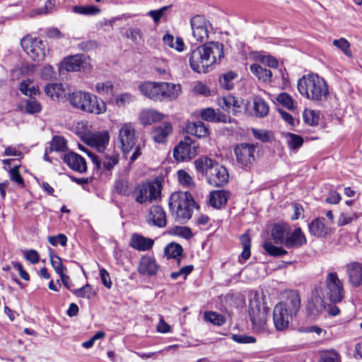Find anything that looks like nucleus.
<instances>
[{"mask_svg": "<svg viewBox=\"0 0 362 362\" xmlns=\"http://www.w3.org/2000/svg\"><path fill=\"white\" fill-rule=\"evenodd\" d=\"M182 252L183 249L182 246L175 243L168 244L164 250V253L168 258L177 259V265L180 264L181 258L183 256Z\"/></svg>", "mask_w": 362, "mask_h": 362, "instance_id": "nucleus-32", "label": "nucleus"}, {"mask_svg": "<svg viewBox=\"0 0 362 362\" xmlns=\"http://www.w3.org/2000/svg\"><path fill=\"white\" fill-rule=\"evenodd\" d=\"M349 281L354 287L362 285V263L353 262L346 265Z\"/></svg>", "mask_w": 362, "mask_h": 362, "instance_id": "nucleus-22", "label": "nucleus"}, {"mask_svg": "<svg viewBox=\"0 0 362 362\" xmlns=\"http://www.w3.org/2000/svg\"><path fill=\"white\" fill-rule=\"evenodd\" d=\"M240 240L243 246V252L240 254L239 262L243 263L241 259L245 262L250 257L251 239L247 233H245L241 235Z\"/></svg>", "mask_w": 362, "mask_h": 362, "instance_id": "nucleus-38", "label": "nucleus"}, {"mask_svg": "<svg viewBox=\"0 0 362 362\" xmlns=\"http://www.w3.org/2000/svg\"><path fill=\"white\" fill-rule=\"evenodd\" d=\"M64 162L73 170L83 173L87 170V163L84 158L74 152L66 153Z\"/></svg>", "mask_w": 362, "mask_h": 362, "instance_id": "nucleus-18", "label": "nucleus"}, {"mask_svg": "<svg viewBox=\"0 0 362 362\" xmlns=\"http://www.w3.org/2000/svg\"><path fill=\"white\" fill-rule=\"evenodd\" d=\"M134 100L133 96L128 93H122L117 96L115 104L117 106H125Z\"/></svg>", "mask_w": 362, "mask_h": 362, "instance_id": "nucleus-61", "label": "nucleus"}, {"mask_svg": "<svg viewBox=\"0 0 362 362\" xmlns=\"http://www.w3.org/2000/svg\"><path fill=\"white\" fill-rule=\"evenodd\" d=\"M331 225L324 217L314 218L308 225L309 233L311 235L322 238L332 233Z\"/></svg>", "mask_w": 362, "mask_h": 362, "instance_id": "nucleus-17", "label": "nucleus"}, {"mask_svg": "<svg viewBox=\"0 0 362 362\" xmlns=\"http://www.w3.org/2000/svg\"><path fill=\"white\" fill-rule=\"evenodd\" d=\"M303 119L305 123L310 126L317 124L318 119L315 112L313 110H306L303 112Z\"/></svg>", "mask_w": 362, "mask_h": 362, "instance_id": "nucleus-58", "label": "nucleus"}, {"mask_svg": "<svg viewBox=\"0 0 362 362\" xmlns=\"http://www.w3.org/2000/svg\"><path fill=\"white\" fill-rule=\"evenodd\" d=\"M158 270V265L154 258L149 256H144L141 259L138 267V272L140 274L152 276L155 275Z\"/></svg>", "mask_w": 362, "mask_h": 362, "instance_id": "nucleus-25", "label": "nucleus"}, {"mask_svg": "<svg viewBox=\"0 0 362 362\" xmlns=\"http://www.w3.org/2000/svg\"><path fill=\"white\" fill-rule=\"evenodd\" d=\"M171 6H163L158 10H151L148 13V15L151 16L155 23H158L160 21L161 18L164 16L165 12Z\"/></svg>", "mask_w": 362, "mask_h": 362, "instance_id": "nucleus-56", "label": "nucleus"}, {"mask_svg": "<svg viewBox=\"0 0 362 362\" xmlns=\"http://www.w3.org/2000/svg\"><path fill=\"white\" fill-rule=\"evenodd\" d=\"M116 191L124 196H129L132 193L131 184L126 180H119L115 182Z\"/></svg>", "mask_w": 362, "mask_h": 362, "instance_id": "nucleus-49", "label": "nucleus"}, {"mask_svg": "<svg viewBox=\"0 0 362 362\" xmlns=\"http://www.w3.org/2000/svg\"><path fill=\"white\" fill-rule=\"evenodd\" d=\"M202 118L209 122H226L228 117L225 115L216 113L212 108H206L201 112Z\"/></svg>", "mask_w": 362, "mask_h": 362, "instance_id": "nucleus-35", "label": "nucleus"}, {"mask_svg": "<svg viewBox=\"0 0 362 362\" xmlns=\"http://www.w3.org/2000/svg\"><path fill=\"white\" fill-rule=\"evenodd\" d=\"M179 183L184 187L192 188L194 182L192 176L185 170H180L177 173Z\"/></svg>", "mask_w": 362, "mask_h": 362, "instance_id": "nucleus-43", "label": "nucleus"}, {"mask_svg": "<svg viewBox=\"0 0 362 362\" xmlns=\"http://www.w3.org/2000/svg\"><path fill=\"white\" fill-rule=\"evenodd\" d=\"M163 119V115L151 109L143 110L139 114V121L141 124L150 125L154 122H159Z\"/></svg>", "mask_w": 362, "mask_h": 362, "instance_id": "nucleus-29", "label": "nucleus"}, {"mask_svg": "<svg viewBox=\"0 0 362 362\" xmlns=\"http://www.w3.org/2000/svg\"><path fill=\"white\" fill-rule=\"evenodd\" d=\"M82 64L81 57L76 54L64 58L62 62V67L67 71H78L81 69Z\"/></svg>", "mask_w": 362, "mask_h": 362, "instance_id": "nucleus-31", "label": "nucleus"}, {"mask_svg": "<svg viewBox=\"0 0 362 362\" xmlns=\"http://www.w3.org/2000/svg\"><path fill=\"white\" fill-rule=\"evenodd\" d=\"M66 148V141L62 136H55L53 137L49 150L50 151H64Z\"/></svg>", "mask_w": 362, "mask_h": 362, "instance_id": "nucleus-46", "label": "nucleus"}, {"mask_svg": "<svg viewBox=\"0 0 362 362\" xmlns=\"http://www.w3.org/2000/svg\"><path fill=\"white\" fill-rule=\"evenodd\" d=\"M263 247L269 255L273 257H281L288 253L283 247L275 246L269 241L264 242Z\"/></svg>", "mask_w": 362, "mask_h": 362, "instance_id": "nucleus-42", "label": "nucleus"}, {"mask_svg": "<svg viewBox=\"0 0 362 362\" xmlns=\"http://www.w3.org/2000/svg\"><path fill=\"white\" fill-rule=\"evenodd\" d=\"M236 77L237 74L233 71L223 74L219 78L220 86L226 90L232 89L234 86L233 81Z\"/></svg>", "mask_w": 362, "mask_h": 362, "instance_id": "nucleus-39", "label": "nucleus"}, {"mask_svg": "<svg viewBox=\"0 0 362 362\" xmlns=\"http://www.w3.org/2000/svg\"><path fill=\"white\" fill-rule=\"evenodd\" d=\"M9 173L11 180L18 183L21 186H24V180L21 177L17 166L11 168Z\"/></svg>", "mask_w": 362, "mask_h": 362, "instance_id": "nucleus-63", "label": "nucleus"}, {"mask_svg": "<svg viewBox=\"0 0 362 362\" xmlns=\"http://www.w3.org/2000/svg\"><path fill=\"white\" fill-rule=\"evenodd\" d=\"M162 180L156 177L148 182H143L135 187V200L139 204L151 203L161 197Z\"/></svg>", "mask_w": 362, "mask_h": 362, "instance_id": "nucleus-9", "label": "nucleus"}, {"mask_svg": "<svg viewBox=\"0 0 362 362\" xmlns=\"http://www.w3.org/2000/svg\"><path fill=\"white\" fill-rule=\"evenodd\" d=\"M232 339L233 341L240 344H251L256 341L254 337L244 334H233Z\"/></svg>", "mask_w": 362, "mask_h": 362, "instance_id": "nucleus-62", "label": "nucleus"}, {"mask_svg": "<svg viewBox=\"0 0 362 362\" xmlns=\"http://www.w3.org/2000/svg\"><path fill=\"white\" fill-rule=\"evenodd\" d=\"M223 45L209 42L192 49L188 54L189 65L196 73H208L211 66L223 57Z\"/></svg>", "mask_w": 362, "mask_h": 362, "instance_id": "nucleus-1", "label": "nucleus"}, {"mask_svg": "<svg viewBox=\"0 0 362 362\" xmlns=\"http://www.w3.org/2000/svg\"><path fill=\"white\" fill-rule=\"evenodd\" d=\"M229 198V192L224 189L215 190L209 194V204L216 208L221 209L225 206Z\"/></svg>", "mask_w": 362, "mask_h": 362, "instance_id": "nucleus-27", "label": "nucleus"}, {"mask_svg": "<svg viewBox=\"0 0 362 362\" xmlns=\"http://www.w3.org/2000/svg\"><path fill=\"white\" fill-rule=\"evenodd\" d=\"M251 72L255 75L259 80L263 81H269L272 76V73L270 70L267 69L262 66L253 64L250 66Z\"/></svg>", "mask_w": 362, "mask_h": 362, "instance_id": "nucleus-36", "label": "nucleus"}, {"mask_svg": "<svg viewBox=\"0 0 362 362\" xmlns=\"http://www.w3.org/2000/svg\"><path fill=\"white\" fill-rule=\"evenodd\" d=\"M276 100L280 104L288 110H293L294 107L292 98L286 93L279 94Z\"/></svg>", "mask_w": 362, "mask_h": 362, "instance_id": "nucleus-54", "label": "nucleus"}, {"mask_svg": "<svg viewBox=\"0 0 362 362\" xmlns=\"http://www.w3.org/2000/svg\"><path fill=\"white\" fill-rule=\"evenodd\" d=\"M119 146L124 153H129L136 144V136L134 125L125 122L119 125L117 137Z\"/></svg>", "mask_w": 362, "mask_h": 362, "instance_id": "nucleus-12", "label": "nucleus"}, {"mask_svg": "<svg viewBox=\"0 0 362 362\" xmlns=\"http://www.w3.org/2000/svg\"><path fill=\"white\" fill-rule=\"evenodd\" d=\"M48 241L53 246H57L58 244L62 246H66L67 238L64 234H58L57 235L48 237Z\"/></svg>", "mask_w": 362, "mask_h": 362, "instance_id": "nucleus-60", "label": "nucleus"}, {"mask_svg": "<svg viewBox=\"0 0 362 362\" xmlns=\"http://www.w3.org/2000/svg\"><path fill=\"white\" fill-rule=\"evenodd\" d=\"M195 205L191 194L187 192H173L169 199V207L176 216L181 219H189Z\"/></svg>", "mask_w": 362, "mask_h": 362, "instance_id": "nucleus-8", "label": "nucleus"}, {"mask_svg": "<svg viewBox=\"0 0 362 362\" xmlns=\"http://www.w3.org/2000/svg\"><path fill=\"white\" fill-rule=\"evenodd\" d=\"M154 244L153 239L146 238L141 235L134 233L132 235L129 245L139 251H146L152 248Z\"/></svg>", "mask_w": 362, "mask_h": 362, "instance_id": "nucleus-24", "label": "nucleus"}, {"mask_svg": "<svg viewBox=\"0 0 362 362\" xmlns=\"http://www.w3.org/2000/svg\"><path fill=\"white\" fill-rule=\"evenodd\" d=\"M197 170L205 173L208 182L214 187H223L227 184L229 175L227 169L207 157L194 161Z\"/></svg>", "mask_w": 362, "mask_h": 362, "instance_id": "nucleus-6", "label": "nucleus"}, {"mask_svg": "<svg viewBox=\"0 0 362 362\" xmlns=\"http://www.w3.org/2000/svg\"><path fill=\"white\" fill-rule=\"evenodd\" d=\"M299 93L312 101H322L329 95L328 87L325 81L316 74L304 75L298 81Z\"/></svg>", "mask_w": 362, "mask_h": 362, "instance_id": "nucleus-3", "label": "nucleus"}, {"mask_svg": "<svg viewBox=\"0 0 362 362\" xmlns=\"http://www.w3.org/2000/svg\"><path fill=\"white\" fill-rule=\"evenodd\" d=\"M95 91L103 96L111 97L115 92V88L110 81L98 82L95 85Z\"/></svg>", "mask_w": 362, "mask_h": 362, "instance_id": "nucleus-34", "label": "nucleus"}, {"mask_svg": "<svg viewBox=\"0 0 362 362\" xmlns=\"http://www.w3.org/2000/svg\"><path fill=\"white\" fill-rule=\"evenodd\" d=\"M161 94L160 99L173 100H175L181 92L180 86L168 82H160Z\"/></svg>", "mask_w": 362, "mask_h": 362, "instance_id": "nucleus-26", "label": "nucleus"}, {"mask_svg": "<svg viewBox=\"0 0 362 362\" xmlns=\"http://www.w3.org/2000/svg\"><path fill=\"white\" fill-rule=\"evenodd\" d=\"M173 232L185 239H189L193 236L191 229L185 226H175L173 228Z\"/></svg>", "mask_w": 362, "mask_h": 362, "instance_id": "nucleus-55", "label": "nucleus"}, {"mask_svg": "<svg viewBox=\"0 0 362 362\" xmlns=\"http://www.w3.org/2000/svg\"><path fill=\"white\" fill-rule=\"evenodd\" d=\"M86 152L97 168L103 166L104 169L110 170L119 162V153L114 150L108 149L103 151L100 156L89 151H86Z\"/></svg>", "mask_w": 362, "mask_h": 362, "instance_id": "nucleus-13", "label": "nucleus"}, {"mask_svg": "<svg viewBox=\"0 0 362 362\" xmlns=\"http://www.w3.org/2000/svg\"><path fill=\"white\" fill-rule=\"evenodd\" d=\"M43 5V8H38L36 11H32L30 16H33L34 14H44L47 13L52 11L54 5H55V0H40Z\"/></svg>", "mask_w": 362, "mask_h": 362, "instance_id": "nucleus-53", "label": "nucleus"}, {"mask_svg": "<svg viewBox=\"0 0 362 362\" xmlns=\"http://www.w3.org/2000/svg\"><path fill=\"white\" fill-rule=\"evenodd\" d=\"M344 297V289L342 281L336 272L327 274L324 287L316 290V301L320 306L323 305L326 300L337 303L341 302Z\"/></svg>", "mask_w": 362, "mask_h": 362, "instance_id": "nucleus-5", "label": "nucleus"}, {"mask_svg": "<svg viewBox=\"0 0 362 362\" xmlns=\"http://www.w3.org/2000/svg\"><path fill=\"white\" fill-rule=\"evenodd\" d=\"M68 100L74 108L91 114L100 115L107 110L103 100H99L97 96L88 92H73L69 95Z\"/></svg>", "mask_w": 362, "mask_h": 362, "instance_id": "nucleus-7", "label": "nucleus"}, {"mask_svg": "<svg viewBox=\"0 0 362 362\" xmlns=\"http://www.w3.org/2000/svg\"><path fill=\"white\" fill-rule=\"evenodd\" d=\"M110 134L107 131L98 132L90 134L87 138L88 144L102 153L109 144Z\"/></svg>", "mask_w": 362, "mask_h": 362, "instance_id": "nucleus-19", "label": "nucleus"}, {"mask_svg": "<svg viewBox=\"0 0 362 362\" xmlns=\"http://www.w3.org/2000/svg\"><path fill=\"white\" fill-rule=\"evenodd\" d=\"M271 236L275 243L284 245L288 249L298 248L307 242L300 228L292 230L291 227L286 223L274 224Z\"/></svg>", "mask_w": 362, "mask_h": 362, "instance_id": "nucleus-4", "label": "nucleus"}, {"mask_svg": "<svg viewBox=\"0 0 362 362\" xmlns=\"http://www.w3.org/2000/svg\"><path fill=\"white\" fill-rule=\"evenodd\" d=\"M125 37L130 39L133 42L138 43L143 39L141 30L138 28H129L127 30Z\"/></svg>", "mask_w": 362, "mask_h": 362, "instance_id": "nucleus-52", "label": "nucleus"}, {"mask_svg": "<svg viewBox=\"0 0 362 362\" xmlns=\"http://www.w3.org/2000/svg\"><path fill=\"white\" fill-rule=\"evenodd\" d=\"M173 133V126L170 122H164L153 127L151 135L156 143L163 144L167 141Z\"/></svg>", "mask_w": 362, "mask_h": 362, "instance_id": "nucleus-20", "label": "nucleus"}, {"mask_svg": "<svg viewBox=\"0 0 362 362\" xmlns=\"http://www.w3.org/2000/svg\"><path fill=\"white\" fill-rule=\"evenodd\" d=\"M198 146L189 137H185L184 141H180L173 151L174 158L179 161H185L192 159L197 154Z\"/></svg>", "mask_w": 362, "mask_h": 362, "instance_id": "nucleus-15", "label": "nucleus"}, {"mask_svg": "<svg viewBox=\"0 0 362 362\" xmlns=\"http://www.w3.org/2000/svg\"><path fill=\"white\" fill-rule=\"evenodd\" d=\"M25 110L30 114H35L41 111L40 104L35 99H29L25 105Z\"/></svg>", "mask_w": 362, "mask_h": 362, "instance_id": "nucleus-57", "label": "nucleus"}, {"mask_svg": "<svg viewBox=\"0 0 362 362\" xmlns=\"http://www.w3.org/2000/svg\"><path fill=\"white\" fill-rule=\"evenodd\" d=\"M21 45L26 54L35 62H42L47 53V45L40 38L26 36L21 41Z\"/></svg>", "mask_w": 362, "mask_h": 362, "instance_id": "nucleus-11", "label": "nucleus"}, {"mask_svg": "<svg viewBox=\"0 0 362 362\" xmlns=\"http://www.w3.org/2000/svg\"><path fill=\"white\" fill-rule=\"evenodd\" d=\"M253 110L257 117H264L268 115L269 107L264 100L256 98L253 100Z\"/></svg>", "mask_w": 362, "mask_h": 362, "instance_id": "nucleus-37", "label": "nucleus"}, {"mask_svg": "<svg viewBox=\"0 0 362 362\" xmlns=\"http://www.w3.org/2000/svg\"><path fill=\"white\" fill-rule=\"evenodd\" d=\"M287 144L292 150H297L303 144V139L297 134L288 133L286 135Z\"/></svg>", "mask_w": 362, "mask_h": 362, "instance_id": "nucleus-48", "label": "nucleus"}, {"mask_svg": "<svg viewBox=\"0 0 362 362\" xmlns=\"http://www.w3.org/2000/svg\"><path fill=\"white\" fill-rule=\"evenodd\" d=\"M255 146L250 144H240L234 148L237 162L242 167H250L255 161Z\"/></svg>", "mask_w": 362, "mask_h": 362, "instance_id": "nucleus-16", "label": "nucleus"}, {"mask_svg": "<svg viewBox=\"0 0 362 362\" xmlns=\"http://www.w3.org/2000/svg\"><path fill=\"white\" fill-rule=\"evenodd\" d=\"M141 93L146 97L154 101H160V82L147 81L139 86Z\"/></svg>", "mask_w": 362, "mask_h": 362, "instance_id": "nucleus-23", "label": "nucleus"}, {"mask_svg": "<svg viewBox=\"0 0 362 362\" xmlns=\"http://www.w3.org/2000/svg\"><path fill=\"white\" fill-rule=\"evenodd\" d=\"M163 42L165 45L169 46L172 49H175L178 52H182L185 49V43L181 37H177L175 42H174V37L173 35L166 33L163 36Z\"/></svg>", "mask_w": 362, "mask_h": 362, "instance_id": "nucleus-33", "label": "nucleus"}, {"mask_svg": "<svg viewBox=\"0 0 362 362\" xmlns=\"http://www.w3.org/2000/svg\"><path fill=\"white\" fill-rule=\"evenodd\" d=\"M31 83L30 79L24 80L20 83V90L25 95H32L35 93L34 88H30L29 85Z\"/></svg>", "mask_w": 362, "mask_h": 362, "instance_id": "nucleus-64", "label": "nucleus"}, {"mask_svg": "<svg viewBox=\"0 0 362 362\" xmlns=\"http://www.w3.org/2000/svg\"><path fill=\"white\" fill-rule=\"evenodd\" d=\"M72 11L76 13L84 16H95L100 12V9L98 7L93 5L74 6Z\"/></svg>", "mask_w": 362, "mask_h": 362, "instance_id": "nucleus-40", "label": "nucleus"}, {"mask_svg": "<svg viewBox=\"0 0 362 362\" xmlns=\"http://www.w3.org/2000/svg\"><path fill=\"white\" fill-rule=\"evenodd\" d=\"M300 308V297L297 291L287 293L284 302L277 303L273 311L274 324L277 330L281 331L288 327Z\"/></svg>", "mask_w": 362, "mask_h": 362, "instance_id": "nucleus-2", "label": "nucleus"}, {"mask_svg": "<svg viewBox=\"0 0 362 362\" xmlns=\"http://www.w3.org/2000/svg\"><path fill=\"white\" fill-rule=\"evenodd\" d=\"M218 104L223 110L235 114L237 112L236 109L240 107L242 101L228 95L218 98Z\"/></svg>", "mask_w": 362, "mask_h": 362, "instance_id": "nucleus-28", "label": "nucleus"}, {"mask_svg": "<svg viewBox=\"0 0 362 362\" xmlns=\"http://www.w3.org/2000/svg\"><path fill=\"white\" fill-rule=\"evenodd\" d=\"M49 259L51 262V264L54 269V271L59 275L64 272L66 269V267L63 265L62 259L57 255L54 254L52 250H49Z\"/></svg>", "mask_w": 362, "mask_h": 362, "instance_id": "nucleus-44", "label": "nucleus"}, {"mask_svg": "<svg viewBox=\"0 0 362 362\" xmlns=\"http://www.w3.org/2000/svg\"><path fill=\"white\" fill-rule=\"evenodd\" d=\"M146 220L151 225L163 228L166 226L165 212L161 206L153 205L149 209Z\"/></svg>", "mask_w": 362, "mask_h": 362, "instance_id": "nucleus-21", "label": "nucleus"}, {"mask_svg": "<svg viewBox=\"0 0 362 362\" xmlns=\"http://www.w3.org/2000/svg\"><path fill=\"white\" fill-rule=\"evenodd\" d=\"M204 318L214 325L221 326L226 322V318L223 315L213 311L206 312Z\"/></svg>", "mask_w": 362, "mask_h": 362, "instance_id": "nucleus-45", "label": "nucleus"}, {"mask_svg": "<svg viewBox=\"0 0 362 362\" xmlns=\"http://www.w3.org/2000/svg\"><path fill=\"white\" fill-rule=\"evenodd\" d=\"M72 292L78 297L86 298H90L95 295V292L93 291L91 286L88 284L80 288L72 291Z\"/></svg>", "mask_w": 362, "mask_h": 362, "instance_id": "nucleus-51", "label": "nucleus"}, {"mask_svg": "<svg viewBox=\"0 0 362 362\" xmlns=\"http://www.w3.org/2000/svg\"><path fill=\"white\" fill-rule=\"evenodd\" d=\"M190 25L192 35L197 41L202 42L209 38L211 25L204 16H194L190 19Z\"/></svg>", "mask_w": 362, "mask_h": 362, "instance_id": "nucleus-14", "label": "nucleus"}, {"mask_svg": "<svg viewBox=\"0 0 362 362\" xmlns=\"http://www.w3.org/2000/svg\"><path fill=\"white\" fill-rule=\"evenodd\" d=\"M185 131L187 134L199 138L205 137L209 134L208 128L202 122H189L185 127Z\"/></svg>", "mask_w": 362, "mask_h": 362, "instance_id": "nucleus-30", "label": "nucleus"}, {"mask_svg": "<svg viewBox=\"0 0 362 362\" xmlns=\"http://www.w3.org/2000/svg\"><path fill=\"white\" fill-rule=\"evenodd\" d=\"M333 45L338 49H341L347 57L350 58L353 57L352 52L350 49V43L346 39L341 37L339 39L334 40L333 41Z\"/></svg>", "mask_w": 362, "mask_h": 362, "instance_id": "nucleus-47", "label": "nucleus"}, {"mask_svg": "<svg viewBox=\"0 0 362 362\" xmlns=\"http://www.w3.org/2000/svg\"><path fill=\"white\" fill-rule=\"evenodd\" d=\"M45 92L52 99L59 98L64 92L62 84L57 83L47 84L45 87Z\"/></svg>", "mask_w": 362, "mask_h": 362, "instance_id": "nucleus-41", "label": "nucleus"}, {"mask_svg": "<svg viewBox=\"0 0 362 362\" xmlns=\"http://www.w3.org/2000/svg\"><path fill=\"white\" fill-rule=\"evenodd\" d=\"M268 309L263 305L258 294L254 293L250 299L249 315L253 328L257 331L264 329L266 327Z\"/></svg>", "mask_w": 362, "mask_h": 362, "instance_id": "nucleus-10", "label": "nucleus"}, {"mask_svg": "<svg viewBox=\"0 0 362 362\" xmlns=\"http://www.w3.org/2000/svg\"><path fill=\"white\" fill-rule=\"evenodd\" d=\"M319 362H340V355L332 349L326 351L321 354Z\"/></svg>", "mask_w": 362, "mask_h": 362, "instance_id": "nucleus-50", "label": "nucleus"}, {"mask_svg": "<svg viewBox=\"0 0 362 362\" xmlns=\"http://www.w3.org/2000/svg\"><path fill=\"white\" fill-rule=\"evenodd\" d=\"M357 218V216L355 214H347V213H341L339 216L337 220L338 226H343L347 225Z\"/></svg>", "mask_w": 362, "mask_h": 362, "instance_id": "nucleus-59", "label": "nucleus"}]
</instances>
